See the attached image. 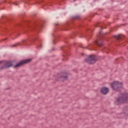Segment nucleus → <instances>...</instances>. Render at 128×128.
<instances>
[{
    "label": "nucleus",
    "instance_id": "nucleus-2",
    "mask_svg": "<svg viewBox=\"0 0 128 128\" xmlns=\"http://www.w3.org/2000/svg\"><path fill=\"white\" fill-rule=\"evenodd\" d=\"M32 60V59H28L26 60H22L20 62V63L17 64L15 66L14 68H18L22 66V64H28V62H30Z\"/></svg>",
    "mask_w": 128,
    "mask_h": 128
},
{
    "label": "nucleus",
    "instance_id": "nucleus-3",
    "mask_svg": "<svg viewBox=\"0 0 128 128\" xmlns=\"http://www.w3.org/2000/svg\"><path fill=\"white\" fill-rule=\"evenodd\" d=\"M96 56H89V60L88 61V62L90 64H92L96 63Z\"/></svg>",
    "mask_w": 128,
    "mask_h": 128
},
{
    "label": "nucleus",
    "instance_id": "nucleus-6",
    "mask_svg": "<svg viewBox=\"0 0 128 128\" xmlns=\"http://www.w3.org/2000/svg\"><path fill=\"white\" fill-rule=\"evenodd\" d=\"M120 36H119L117 37V39L120 40Z\"/></svg>",
    "mask_w": 128,
    "mask_h": 128
},
{
    "label": "nucleus",
    "instance_id": "nucleus-9",
    "mask_svg": "<svg viewBox=\"0 0 128 128\" xmlns=\"http://www.w3.org/2000/svg\"><path fill=\"white\" fill-rule=\"evenodd\" d=\"M0 64H2V63L0 62Z\"/></svg>",
    "mask_w": 128,
    "mask_h": 128
},
{
    "label": "nucleus",
    "instance_id": "nucleus-8",
    "mask_svg": "<svg viewBox=\"0 0 128 128\" xmlns=\"http://www.w3.org/2000/svg\"><path fill=\"white\" fill-rule=\"evenodd\" d=\"M16 46V44H14L13 45V46Z\"/></svg>",
    "mask_w": 128,
    "mask_h": 128
},
{
    "label": "nucleus",
    "instance_id": "nucleus-1",
    "mask_svg": "<svg viewBox=\"0 0 128 128\" xmlns=\"http://www.w3.org/2000/svg\"><path fill=\"white\" fill-rule=\"evenodd\" d=\"M122 84L120 82H114L111 84V86L113 90H118V88H122Z\"/></svg>",
    "mask_w": 128,
    "mask_h": 128
},
{
    "label": "nucleus",
    "instance_id": "nucleus-7",
    "mask_svg": "<svg viewBox=\"0 0 128 128\" xmlns=\"http://www.w3.org/2000/svg\"><path fill=\"white\" fill-rule=\"evenodd\" d=\"M95 44H98V40L95 41Z\"/></svg>",
    "mask_w": 128,
    "mask_h": 128
},
{
    "label": "nucleus",
    "instance_id": "nucleus-5",
    "mask_svg": "<svg viewBox=\"0 0 128 128\" xmlns=\"http://www.w3.org/2000/svg\"><path fill=\"white\" fill-rule=\"evenodd\" d=\"M10 66H12V63L10 62H6L5 64V68H10Z\"/></svg>",
    "mask_w": 128,
    "mask_h": 128
},
{
    "label": "nucleus",
    "instance_id": "nucleus-4",
    "mask_svg": "<svg viewBox=\"0 0 128 128\" xmlns=\"http://www.w3.org/2000/svg\"><path fill=\"white\" fill-rule=\"evenodd\" d=\"M101 92L103 94H106L108 92V88H103L101 89Z\"/></svg>",
    "mask_w": 128,
    "mask_h": 128
}]
</instances>
